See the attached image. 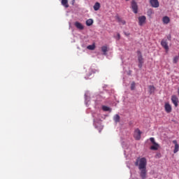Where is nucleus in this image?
Instances as JSON below:
<instances>
[{
    "label": "nucleus",
    "mask_w": 179,
    "mask_h": 179,
    "mask_svg": "<svg viewBox=\"0 0 179 179\" xmlns=\"http://www.w3.org/2000/svg\"><path fill=\"white\" fill-rule=\"evenodd\" d=\"M148 164V161L146 158H138L136 162H135V166H138V169L140 170V176L142 179L146 178V165Z\"/></svg>",
    "instance_id": "1"
},
{
    "label": "nucleus",
    "mask_w": 179,
    "mask_h": 179,
    "mask_svg": "<svg viewBox=\"0 0 179 179\" xmlns=\"http://www.w3.org/2000/svg\"><path fill=\"white\" fill-rule=\"evenodd\" d=\"M138 61V68L142 69L143 66V57L142 56V52L141 50L137 51Z\"/></svg>",
    "instance_id": "2"
},
{
    "label": "nucleus",
    "mask_w": 179,
    "mask_h": 179,
    "mask_svg": "<svg viewBox=\"0 0 179 179\" xmlns=\"http://www.w3.org/2000/svg\"><path fill=\"white\" fill-rule=\"evenodd\" d=\"M171 101L173 103V104L175 106V107H178V97H177V96L176 95H173L171 96Z\"/></svg>",
    "instance_id": "3"
},
{
    "label": "nucleus",
    "mask_w": 179,
    "mask_h": 179,
    "mask_svg": "<svg viewBox=\"0 0 179 179\" xmlns=\"http://www.w3.org/2000/svg\"><path fill=\"white\" fill-rule=\"evenodd\" d=\"M141 130H139V129H136L134 131V139H136V141H139L141 139Z\"/></svg>",
    "instance_id": "4"
},
{
    "label": "nucleus",
    "mask_w": 179,
    "mask_h": 179,
    "mask_svg": "<svg viewBox=\"0 0 179 179\" xmlns=\"http://www.w3.org/2000/svg\"><path fill=\"white\" fill-rule=\"evenodd\" d=\"M131 8L134 13H138V4L134 0L131 1Z\"/></svg>",
    "instance_id": "5"
},
{
    "label": "nucleus",
    "mask_w": 179,
    "mask_h": 179,
    "mask_svg": "<svg viewBox=\"0 0 179 179\" xmlns=\"http://www.w3.org/2000/svg\"><path fill=\"white\" fill-rule=\"evenodd\" d=\"M164 108H165L166 113H167L168 114H170V113H171L173 110V108H171V105H170V103L168 102L165 103Z\"/></svg>",
    "instance_id": "6"
},
{
    "label": "nucleus",
    "mask_w": 179,
    "mask_h": 179,
    "mask_svg": "<svg viewBox=\"0 0 179 179\" xmlns=\"http://www.w3.org/2000/svg\"><path fill=\"white\" fill-rule=\"evenodd\" d=\"M150 3L152 8H159L160 5L158 0H150Z\"/></svg>",
    "instance_id": "7"
},
{
    "label": "nucleus",
    "mask_w": 179,
    "mask_h": 179,
    "mask_svg": "<svg viewBox=\"0 0 179 179\" xmlns=\"http://www.w3.org/2000/svg\"><path fill=\"white\" fill-rule=\"evenodd\" d=\"M145 22H146V17L145 15L138 17V24L140 26H143Z\"/></svg>",
    "instance_id": "8"
},
{
    "label": "nucleus",
    "mask_w": 179,
    "mask_h": 179,
    "mask_svg": "<svg viewBox=\"0 0 179 179\" xmlns=\"http://www.w3.org/2000/svg\"><path fill=\"white\" fill-rule=\"evenodd\" d=\"M161 45L166 50V51H169V44L167 43V41L163 39L161 41Z\"/></svg>",
    "instance_id": "9"
},
{
    "label": "nucleus",
    "mask_w": 179,
    "mask_h": 179,
    "mask_svg": "<svg viewBox=\"0 0 179 179\" xmlns=\"http://www.w3.org/2000/svg\"><path fill=\"white\" fill-rule=\"evenodd\" d=\"M173 143L175 145L173 153H177V152H178L179 150V145H178V143H177V140H173Z\"/></svg>",
    "instance_id": "10"
},
{
    "label": "nucleus",
    "mask_w": 179,
    "mask_h": 179,
    "mask_svg": "<svg viewBox=\"0 0 179 179\" xmlns=\"http://www.w3.org/2000/svg\"><path fill=\"white\" fill-rule=\"evenodd\" d=\"M74 26H76L78 30H83V29H85V27L79 22H76Z\"/></svg>",
    "instance_id": "11"
},
{
    "label": "nucleus",
    "mask_w": 179,
    "mask_h": 179,
    "mask_svg": "<svg viewBox=\"0 0 179 179\" xmlns=\"http://www.w3.org/2000/svg\"><path fill=\"white\" fill-rule=\"evenodd\" d=\"M162 22L164 24H169V23H170V17H169V16L163 17Z\"/></svg>",
    "instance_id": "12"
},
{
    "label": "nucleus",
    "mask_w": 179,
    "mask_h": 179,
    "mask_svg": "<svg viewBox=\"0 0 179 179\" xmlns=\"http://www.w3.org/2000/svg\"><path fill=\"white\" fill-rule=\"evenodd\" d=\"M148 89L150 94H153V93H155V90H156V87L153 85H149Z\"/></svg>",
    "instance_id": "13"
},
{
    "label": "nucleus",
    "mask_w": 179,
    "mask_h": 179,
    "mask_svg": "<svg viewBox=\"0 0 179 179\" xmlns=\"http://www.w3.org/2000/svg\"><path fill=\"white\" fill-rule=\"evenodd\" d=\"M116 19L118 22V23H120V24H125L126 22L125 20H122V18L120 17L119 16L116 17Z\"/></svg>",
    "instance_id": "14"
},
{
    "label": "nucleus",
    "mask_w": 179,
    "mask_h": 179,
    "mask_svg": "<svg viewBox=\"0 0 179 179\" xmlns=\"http://www.w3.org/2000/svg\"><path fill=\"white\" fill-rule=\"evenodd\" d=\"M62 5L64 6V8H69L68 0H62Z\"/></svg>",
    "instance_id": "15"
},
{
    "label": "nucleus",
    "mask_w": 179,
    "mask_h": 179,
    "mask_svg": "<svg viewBox=\"0 0 179 179\" xmlns=\"http://www.w3.org/2000/svg\"><path fill=\"white\" fill-rule=\"evenodd\" d=\"M158 149H159V144H157V143L153 144V145L150 147L151 150H157Z\"/></svg>",
    "instance_id": "16"
},
{
    "label": "nucleus",
    "mask_w": 179,
    "mask_h": 179,
    "mask_svg": "<svg viewBox=\"0 0 179 179\" xmlns=\"http://www.w3.org/2000/svg\"><path fill=\"white\" fill-rule=\"evenodd\" d=\"M100 6H101L100 3L96 2L95 4L94 5V10H96V11L99 10V9H100Z\"/></svg>",
    "instance_id": "17"
},
{
    "label": "nucleus",
    "mask_w": 179,
    "mask_h": 179,
    "mask_svg": "<svg viewBox=\"0 0 179 179\" xmlns=\"http://www.w3.org/2000/svg\"><path fill=\"white\" fill-rule=\"evenodd\" d=\"M101 51L103 52V55H107V51H108L107 46H102Z\"/></svg>",
    "instance_id": "18"
},
{
    "label": "nucleus",
    "mask_w": 179,
    "mask_h": 179,
    "mask_svg": "<svg viewBox=\"0 0 179 179\" xmlns=\"http://www.w3.org/2000/svg\"><path fill=\"white\" fill-rule=\"evenodd\" d=\"M87 50H91L92 51H93V50H95L96 48V45H94V43H93L92 45H90L87 47Z\"/></svg>",
    "instance_id": "19"
},
{
    "label": "nucleus",
    "mask_w": 179,
    "mask_h": 179,
    "mask_svg": "<svg viewBox=\"0 0 179 179\" xmlns=\"http://www.w3.org/2000/svg\"><path fill=\"white\" fill-rule=\"evenodd\" d=\"M86 24L87 26H92V24H93V20L92 19H88L87 21H86Z\"/></svg>",
    "instance_id": "20"
},
{
    "label": "nucleus",
    "mask_w": 179,
    "mask_h": 179,
    "mask_svg": "<svg viewBox=\"0 0 179 179\" xmlns=\"http://www.w3.org/2000/svg\"><path fill=\"white\" fill-rule=\"evenodd\" d=\"M114 121H115V122H120V115H115Z\"/></svg>",
    "instance_id": "21"
},
{
    "label": "nucleus",
    "mask_w": 179,
    "mask_h": 179,
    "mask_svg": "<svg viewBox=\"0 0 179 179\" xmlns=\"http://www.w3.org/2000/svg\"><path fill=\"white\" fill-rule=\"evenodd\" d=\"M102 110L103 111H110L111 109L108 106H102Z\"/></svg>",
    "instance_id": "22"
},
{
    "label": "nucleus",
    "mask_w": 179,
    "mask_h": 179,
    "mask_svg": "<svg viewBox=\"0 0 179 179\" xmlns=\"http://www.w3.org/2000/svg\"><path fill=\"white\" fill-rule=\"evenodd\" d=\"M178 59H179V57L178 56H175L173 57V64H177V62H178Z\"/></svg>",
    "instance_id": "23"
},
{
    "label": "nucleus",
    "mask_w": 179,
    "mask_h": 179,
    "mask_svg": "<svg viewBox=\"0 0 179 179\" xmlns=\"http://www.w3.org/2000/svg\"><path fill=\"white\" fill-rule=\"evenodd\" d=\"M131 90H135V82L131 83Z\"/></svg>",
    "instance_id": "24"
},
{
    "label": "nucleus",
    "mask_w": 179,
    "mask_h": 179,
    "mask_svg": "<svg viewBox=\"0 0 179 179\" xmlns=\"http://www.w3.org/2000/svg\"><path fill=\"white\" fill-rule=\"evenodd\" d=\"M150 142H152V143L153 145H155V143H157L156 141H155V138H153V137H151V138H150Z\"/></svg>",
    "instance_id": "25"
},
{
    "label": "nucleus",
    "mask_w": 179,
    "mask_h": 179,
    "mask_svg": "<svg viewBox=\"0 0 179 179\" xmlns=\"http://www.w3.org/2000/svg\"><path fill=\"white\" fill-rule=\"evenodd\" d=\"M117 38H118V40H120L121 38V35H120V34H117Z\"/></svg>",
    "instance_id": "26"
},
{
    "label": "nucleus",
    "mask_w": 179,
    "mask_h": 179,
    "mask_svg": "<svg viewBox=\"0 0 179 179\" xmlns=\"http://www.w3.org/2000/svg\"><path fill=\"white\" fill-rule=\"evenodd\" d=\"M124 34L128 37L129 36V34L127 33V32H124Z\"/></svg>",
    "instance_id": "27"
},
{
    "label": "nucleus",
    "mask_w": 179,
    "mask_h": 179,
    "mask_svg": "<svg viewBox=\"0 0 179 179\" xmlns=\"http://www.w3.org/2000/svg\"><path fill=\"white\" fill-rule=\"evenodd\" d=\"M159 157H160V154L159 155Z\"/></svg>",
    "instance_id": "28"
},
{
    "label": "nucleus",
    "mask_w": 179,
    "mask_h": 179,
    "mask_svg": "<svg viewBox=\"0 0 179 179\" xmlns=\"http://www.w3.org/2000/svg\"><path fill=\"white\" fill-rule=\"evenodd\" d=\"M75 0H73V2H74Z\"/></svg>",
    "instance_id": "29"
},
{
    "label": "nucleus",
    "mask_w": 179,
    "mask_h": 179,
    "mask_svg": "<svg viewBox=\"0 0 179 179\" xmlns=\"http://www.w3.org/2000/svg\"><path fill=\"white\" fill-rule=\"evenodd\" d=\"M178 57H179V54H178Z\"/></svg>",
    "instance_id": "30"
},
{
    "label": "nucleus",
    "mask_w": 179,
    "mask_h": 179,
    "mask_svg": "<svg viewBox=\"0 0 179 179\" xmlns=\"http://www.w3.org/2000/svg\"><path fill=\"white\" fill-rule=\"evenodd\" d=\"M126 1H129V0H126Z\"/></svg>",
    "instance_id": "31"
}]
</instances>
